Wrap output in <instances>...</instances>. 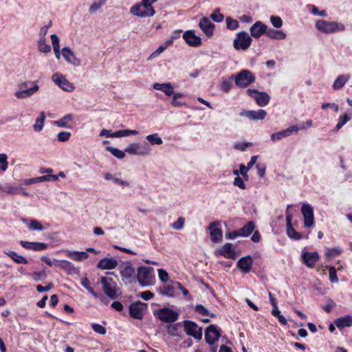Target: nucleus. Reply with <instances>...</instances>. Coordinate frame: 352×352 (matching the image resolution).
Wrapping results in <instances>:
<instances>
[{
    "instance_id": "13",
    "label": "nucleus",
    "mask_w": 352,
    "mask_h": 352,
    "mask_svg": "<svg viewBox=\"0 0 352 352\" xmlns=\"http://www.w3.org/2000/svg\"><path fill=\"white\" fill-rule=\"evenodd\" d=\"M130 12L139 17L153 16L155 14L153 8H144L142 2L133 6L130 9Z\"/></svg>"
},
{
    "instance_id": "45",
    "label": "nucleus",
    "mask_w": 352,
    "mask_h": 352,
    "mask_svg": "<svg viewBox=\"0 0 352 352\" xmlns=\"http://www.w3.org/2000/svg\"><path fill=\"white\" fill-rule=\"evenodd\" d=\"M107 151H109L113 156L117 157L118 159H123L125 157V151H121L117 148H114L112 146H107L106 148Z\"/></svg>"
},
{
    "instance_id": "31",
    "label": "nucleus",
    "mask_w": 352,
    "mask_h": 352,
    "mask_svg": "<svg viewBox=\"0 0 352 352\" xmlns=\"http://www.w3.org/2000/svg\"><path fill=\"white\" fill-rule=\"evenodd\" d=\"M66 255L76 261H82L89 257L87 252L66 250Z\"/></svg>"
},
{
    "instance_id": "42",
    "label": "nucleus",
    "mask_w": 352,
    "mask_h": 352,
    "mask_svg": "<svg viewBox=\"0 0 352 352\" xmlns=\"http://www.w3.org/2000/svg\"><path fill=\"white\" fill-rule=\"evenodd\" d=\"M107 2V0H97L94 1L89 7V12L91 14H95Z\"/></svg>"
},
{
    "instance_id": "64",
    "label": "nucleus",
    "mask_w": 352,
    "mask_h": 352,
    "mask_svg": "<svg viewBox=\"0 0 352 352\" xmlns=\"http://www.w3.org/2000/svg\"><path fill=\"white\" fill-rule=\"evenodd\" d=\"M53 49H60V40L58 36L56 34H53L50 36Z\"/></svg>"
},
{
    "instance_id": "17",
    "label": "nucleus",
    "mask_w": 352,
    "mask_h": 352,
    "mask_svg": "<svg viewBox=\"0 0 352 352\" xmlns=\"http://www.w3.org/2000/svg\"><path fill=\"white\" fill-rule=\"evenodd\" d=\"M300 128L296 126H291L285 130L280 131L278 132L272 133L270 136L271 140L275 142L280 140L284 138L289 137L292 135L293 133H297Z\"/></svg>"
},
{
    "instance_id": "38",
    "label": "nucleus",
    "mask_w": 352,
    "mask_h": 352,
    "mask_svg": "<svg viewBox=\"0 0 352 352\" xmlns=\"http://www.w3.org/2000/svg\"><path fill=\"white\" fill-rule=\"evenodd\" d=\"M254 230V223L252 221H249L243 228L239 229V234H241V236H248Z\"/></svg>"
},
{
    "instance_id": "49",
    "label": "nucleus",
    "mask_w": 352,
    "mask_h": 352,
    "mask_svg": "<svg viewBox=\"0 0 352 352\" xmlns=\"http://www.w3.org/2000/svg\"><path fill=\"white\" fill-rule=\"evenodd\" d=\"M8 156L5 153H0V170L6 171L8 169Z\"/></svg>"
},
{
    "instance_id": "55",
    "label": "nucleus",
    "mask_w": 352,
    "mask_h": 352,
    "mask_svg": "<svg viewBox=\"0 0 352 352\" xmlns=\"http://www.w3.org/2000/svg\"><path fill=\"white\" fill-rule=\"evenodd\" d=\"M351 119V116L347 114L344 115L343 116H340L338 123L337 124L336 129L339 130L341 129L349 120Z\"/></svg>"
},
{
    "instance_id": "47",
    "label": "nucleus",
    "mask_w": 352,
    "mask_h": 352,
    "mask_svg": "<svg viewBox=\"0 0 352 352\" xmlns=\"http://www.w3.org/2000/svg\"><path fill=\"white\" fill-rule=\"evenodd\" d=\"M226 28L228 30H236L239 27V23L238 21L233 19L230 16L226 17Z\"/></svg>"
},
{
    "instance_id": "44",
    "label": "nucleus",
    "mask_w": 352,
    "mask_h": 352,
    "mask_svg": "<svg viewBox=\"0 0 352 352\" xmlns=\"http://www.w3.org/2000/svg\"><path fill=\"white\" fill-rule=\"evenodd\" d=\"M46 38H39L38 41V50L43 53H49L51 52V46L45 43Z\"/></svg>"
},
{
    "instance_id": "54",
    "label": "nucleus",
    "mask_w": 352,
    "mask_h": 352,
    "mask_svg": "<svg viewBox=\"0 0 352 352\" xmlns=\"http://www.w3.org/2000/svg\"><path fill=\"white\" fill-rule=\"evenodd\" d=\"M329 280L331 283H338V278L337 276L336 269L335 267H330L329 269Z\"/></svg>"
},
{
    "instance_id": "12",
    "label": "nucleus",
    "mask_w": 352,
    "mask_h": 352,
    "mask_svg": "<svg viewBox=\"0 0 352 352\" xmlns=\"http://www.w3.org/2000/svg\"><path fill=\"white\" fill-rule=\"evenodd\" d=\"M154 314L164 322H173L178 318V314L173 309H157Z\"/></svg>"
},
{
    "instance_id": "9",
    "label": "nucleus",
    "mask_w": 352,
    "mask_h": 352,
    "mask_svg": "<svg viewBox=\"0 0 352 352\" xmlns=\"http://www.w3.org/2000/svg\"><path fill=\"white\" fill-rule=\"evenodd\" d=\"M184 331L188 336H192L197 340L202 339V329L196 323L190 320L184 322Z\"/></svg>"
},
{
    "instance_id": "52",
    "label": "nucleus",
    "mask_w": 352,
    "mask_h": 352,
    "mask_svg": "<svg viewBox=\"0 0 352 352\" xmlns=\"http://www.w3.org/2000/svg\"><path fill=\"white\" fill-rule=\"evenodd\" d=\"M184 223L185 219L181 217L171 225V227L175 230H179L184 228Z\"/></svg>"
},
{
    "instance_id": "60",
    "label": "nucleus",
    "mask_w": 352,
    "mask_h": 352,
    "mask_svg": "<svg viewBox=\"0 0 352 352\" xmlns=\"http://www.w3.org/2000/svg\"><path fill=\"white\" fill-rule=\"evenodd\" d=\"M58 179V176L54 175L48 174L47 175H43L38 177L37 180L40 181V182H48V181H56Z\"/></svg>"
},
{
    "instance_id": "4",
    "label": "nucleus",
    "mask_w": 352,
    "mask_h": 352,
    "mask_svg": "<svg viewBox=\"0 0 352 352\" xmlns=\"http://www.w3.org/2000/svg\"><path fill=\"white\" fill-rule=\"evenodd\" d=\"M100 283L102 285L103 291L107 296L112 299L116 298L119 296L117 284L112 278L105 276L102 277Z\"/></svg>"
},
{
    "instance_id": "16",
    "label": "nucleus",
    "mask_w": 352,
    "mask_h": 352,
    "mask_svg": "<svg viewBox=\"0 0 352 352\" xmlns=\"http://www.w3.org/2000/svg\"><path fill=\"white\" fill-rule=\"evenodd\" d=\"M292 205H288L286 210V226H287V233L289 237L294 239H300L302 237L300 233L297 232L292 225V214L289 211V208Z\"/></svg>"
},
{
    "instance_id": "34",
    "label": "nucleus",
    "mask_w": 352,
    "mask_h": 352,
    "mask_svg": "<svg viewBox=\"0 0 352 352\" xmlns=\"http://www.w3.org/2000/svg\"><path fill=\"white\" fill-rule=\"evenodd\" d=\"M266 35L270 38L283 40L286 38V34L280 30H275L272 28H267Z\"/></svg>"
},
{
    "instance_id": "1",
    "label": "nucleus",
    "mask_w": 352,
    "mask_h": 352,
    "mask_svg": "<svg viewBox=\"0 0 352 352\" xmlns=\"http://www.w3.org/2000/svg\"><path fill=\"white\" fill-rule=\"evenodd\" d=\"M316 28L323 34H332L344 31L345 26L343 23L337 21H329L320 19L316 21Z\"/></svg>"
},
{
    "instance_id": "23",
    "label": "nucleus",
    "mask_w": 352,
    "mask_h": 352,
    "mask_svg": "<svg viewBox=\"0 0 352 352\" xmlns=\"http://www.w3.org/2000/svg\"><path fill=\"white\" fill-rule=\"evenodd\" d=\"M217 252L224 256L226 258L231 259H235L236 257L235 248L233 245L230 243L224 244L220 250L217 251Z\"/></svg>"
},
{
    "instance_id": "33",
    "label": "nucleus",
    "mask_w": 352,
    "mask_h": 352,
    "mask_svg": "<svg viewBox=\"0 0 352 352\" xmlns=\"http://www.w3.org/2000/svg\"><path fill=\"white\" fill-rule=\"evenodd\" d=\"M153 88L156 90L163 91L166 96H172L174 94V89L170 82L166 83H155Z\"/></svg>"
},
{
    "instance_id": "48",
    "label": "nucleus",
    "mask_w": 352,
    "mask_h": 352,
    "mask_svg": "<svg viewBox=\"0 0 352 352\" xmlns=\"http://www.w3.org/2000/svg\"><path fill=\"white\" fill-rule=\"evenodd\" d=\"M158 292L160 294L167 296H173L174 294L173 287L169 285L160 287Z\"/></svg>"
},
{
    "instance_id": "39",
    "label": "nucleus",
    "mask_w": 352,
    "mask_h": 352,
    "mask_svg": "<svg viewBox=\"0 0 352 352\" xmlns=\"http://www.w3.org/2000/svg\"><path fill=\"white\" fill-rule=\"evenodd\" d=\"M63 270L67 274H69V275L77 274L79 272V269L78 268L74 267V265L71 262H69L68 261H66V260H65V261L64 263Z\"/></svg>"
},
{
    "instance_id": "50",
    "label": "nucleus",
    "mask_w": 352,
    "mask_h": 352,
    "mask_svg": "<svg viewBox=\"0 0 352 352\" xmlns=\"http://www.w3.org/2000/svg\"><path fill=\"white\" fill-rule=\"evenodd\" d=\"M179 324H170L167 327V332L169 335L174 337L179 336V332L178 330Z\"/></svg>"
},
{
    "instance_id": "63",
    "label": "nucleus",
    "mask_w": 352,
    "mask_h": 352,
    "mask_svg": "<svg viewBox=\"0 0 352 352\" xmlns=\"http://www.w3.org/2000/svg\"><path fill=\"white\" fill-rule=\"evenodd\" d=\"M158 275L160 279L163 283H166L168 280V274L167 272L163 269H159L158 270Z\"/></svg>"
},
{
    "instance_id": "6",
    "label": "nucleus",
    "mask_w": 352,
    "mask_h": 352,
    "mask_svg": "<svg viewBox=\"0 0 352 352\" xmlns=\"http://www.w3.org/2000/svg\"><path fill=\"white\" fill-rule=\"evenodd\" d=\"M124 151L131 155L145 156L151 153V148L147 144L131 143L126 146Z\"/></svg>"
},
{
    "instance_id": "62",
    "label": "nucleus",
    "mask_w": 352,
    "mask_h": 352,
    "mask_svg": "<svg viewBox=\"0 0 352 352\" xmlns=\"http://www.w3.org/2000/svg\"><path fill=\"white\" fill-rule=\"evenodd\" d=\"M233 184L241 189H245L246 186L243 179L240 177H236L234 179Z\"/></svg>"
},
{
    "instance_id": "57",
    "label": "nucleus",
    "mask_w": 352,
    "mask_h": 352,
    "mask_svg": "<svg viewBox=\"0 0 352 352\" xmlns=\"http://www.w3.org/2000/svg\"><path fill=\"white\" fill-rule=\"evenodd\" d=\"M210 18L215 22L219 23L223 20V15L220 13L219 10L217 9L211 15Z\"/></svg>"
},
{
    "instance_id": "32",
    "label": "nucleus",
    "mask_w": 352,
    "mask_h": 352,
    "mask_svg": "<svg viewBox=\"0 0 352 352\" xmlns=\"http://www.w3.org/2000/svg\"><path fill=\"white\" fill-rule=\"evenodd\" d=\"M104 179L107 181L111 180L114 184L121 186L122 188H126L130 186V182L126 180H123L121 178L117 177L116 175H113L109 173H107L104 175Z\"/></svg>"
},
{
    "instance_id": "5",
    "label": "nucleus",
    "mask_w": 352,
    "mask_h": 352,
    "mask_svg": "<svg viewBox=\"0 0 352 352\" xmlns=\"http://www.w3.org/2000/svg\"><path fill=\"white\" fill-rule=\"evenodd\" d=\"M120 274L126 284L132 283L136 280L135 270L131 262H126L120 266Z\"/></svg>"
},
{
    "instance_id": "36",
    "label": "nucleus",
    "mask_w": 352,
    "mask_h": 352,
    "mask_svg": "<svg viewBox=\"0 0 352 352\" xmlns=\"http://www.w3.org/2000/svg\"><path fill=\"white\" fill-rule=\"evenodd\" d=\"M350 77L351 76L347 74H343L338 76L333 82V88L335 90L341 89L345 85V83L350 79Z\"/></svg>"
},
{
    "instance_id": "3",
    "label": "nucleus",
    "mask_w": 352,
    "mask_h": 352,
    "mask_svg": "<svg viewBox=\"0 0 352 352\" xmlns=\"http://www.w3.org/2000/svg\"><path fill=\"white\" fill-rule=\"evenodd\" d=\"M234 80L237 87L245 88L253 83L256 78L250 70L242 69L234 76Z\"/></svg>"
},
{
    "instance_id": "24",
    "label": "nucleus",
    "mask_w": 352,
    "mask_h": 352,
    "mask_svg": "<svg viewBox=\"0 0 352 352\" xmlns=\"http://www.w3.org/2000/svg\"><path fill=\"white\" fill-rule=\"evenodd\" d=\"M21 245L28 250H32L34 251H42L46 250L48 247V245L45 243L41 242H29L25 241H20Z\"/></svg>"
},
{
    "instance_id": "27",
    "label": "nucleus",
    "mask_w": 352,
    "mask_h": 352,
    "mask_svg": "<svg viewBox=\"0 0 352 352\" xmlns=\"http://www.w3.org/2000/svg\"><path fill=\"white\" fill-rule=\"evenodd\" d=\"M199 27L201 30L208 36L213 34L214 25L206 17L202 18L199 21Z\"/></svg>"
},
{
    "instance_id": "25",
    "label": "nucleus",
    "mask_w": 352,
    "mask_h": 352,
    "mask_svg": "<svg viewBox=\"0 0 352 352\" xmlns=\"http://www.w3.org/2000/svg\"><path fill=\"white\" fill-rule=\"evenodd\" d=\"M218 223L216 221L212 222L208 229L210 230V239L213 243H218L222 239V232L219 228H216Z\"/></svg>"
},
{
    "instance_id": "58",
    "label": "nucleus",
    "mask_w": 352,
    "mask_h": 352,
    "mask_svg": "<svg viewBox=\"0 0 352 352\" xmlns=\"http://www.w3.org/2000/svg\"><path fill=\"white\" fill-rule=\"evenodd\" d=\"M342 253V250L338 248H328L325 252V256L327 257H333L339 255Z\"/></svg>"
},
{
    "instance_id": "61",
    "label": "nucleus",
    "mask_w": 352,
    "mask_h": 352,
    "mask_svg": "<svg viewBox=\"0 0 352 352\" xmlns=\"http://www.w3.org/2000/svg\"><path fill=\"white\" fill-rule=\"evenodd\" d=\"M92 329L95 332L99 334L104 335L106 333L105 327L100 324H93Z\"/></svg>"
},
{
    "instance_id": "28",
    "label": "nucleus",
    "mask_w": 352,
    "mask_h": 352,
    "mask_svg": "<svg viewBox=\"0 0 352 352\" xmlns=\"http://www.w3.org/2000/svg\"><path fill=\"white\" fill-rule=\"evenodd\" d=\"M62 54L66 61L74 65H79L80 60L74 56V52L68 47L62 49Z\"/></svg>"
},
{
    "instance_id": "56",
    "label": "nucleus",
    "mask_w": 352,
    "mask_h": 352,
    "mask_svg": "<svg viewBox=\"0 0 352 352\" xmlns=\"http://www.w3.org/2000/svg\"><path fill=\"white\" fill-rule=\"evenodd\" d=\"M129 315L135 319H142L143 317L142 309H129Z\"/></svg>"
},
{
    "instance_id": "14",
    "label": "nucleus",
    "mask_w": 352,
    "mask_h": 352,
    "mask_svg": "<svg viewBox=\"0 0 352 352\" xmlns=\"http://www.w3.org/2000/svg\"><path fill=\"white\" fill-rule=\"evenodd\" d=\"M301 212L304 218V226L309 228L314 225V209L309 204H304L301 208Z\"/></svg>"
},
{
    "instance_id": "26",
    "label": "nucleus",
    "mask_w": 352,
    "mask_h": 352,
    "mask_svg": "<svg viewBox=\"0 0 352 352\" xmlns=\"http://www.w3.org/2000/svg\"><path fill=\"white\" fill-rule=\"evenodd\" d=\"M118 264V261L113 258H104L98 261L97 267L101 270H113Z\"/></svg>"
},
{
    "instance_id": "20",
    "label": "nucleus",
    "mask_w": 352,
    "mask_h": 352,
    "mask_svg": "<svg viewBox=\"0 0 352 352\" xmlns=\"http://www.w3.org/2000/svg\"><path fill=\"white\" fill-rule=\"evenodd\" d=\"M267 26L258 21L254 23L250 28L251 36L254 38H259L263 34H266Z\"/></svg>"
},
{
    "instance_id": "8",
    "label": "nucleus",
    "mask_w": 352,
    "mask_h": 352,
    "mask_svg": "<svg viewBox=\"0 0 352 352\" xmlns=\"http://www.w3.org/2000/svg\"><path fill=\"white\" fill-rule=\"evenodd\" d=\"M247 94L253 98L259 107L266 106L270 100V97L266 92H261L254 89H248Z\"/></svg>"
},
{
    "instance_id": "29",
    "label": "nucleus",
    "mask_w": 352,
    "mask_h": 352,
    "mask_svg": "<svg viewBox=\"0 0 352 352\" xmlns=\"http://www.w3.org/2000/svg\"><path fill=\"white\" fill-rule=\"evenodd\" d=\"M74 117L72 114H67L60 119L53 122L54 125L60 128L71 129Z\"/></svg>"
},
{
    "instance_id": "19",
    "label": "nucleus",
    "mask_w": 352,
    "mask_h": 352,
    "mask_svg": "<svg viewBox=\"0 0 352 352\" xmlns=\"http://www.w3.org/2000/svg\"><path fill=\"white\" fill-rule=\"evenodd\" d=\"M302 261L309 267H314L316 261L319 259V254L317 252H309L303 251L302 256Z\"/></svg>"
},
{
    "instance_id": "11",
    "label": "nucleus",
    "mask_w": 352,
    "mask_h": 352,
    "mask_svg": "<svg viewBox=\"0 0 352 352\" xmlns=\"http://www.w3.org/2000/svg\"><path fill=\"white\" fill-rule=\"evenodd\" d=\"M26 86V82L19 84V89L14 93V96L19 99H24L33 96L39 89V86L36 84L28 89H25Z\"/></svg>"
},
{
    "instance_id": "46",
    "label": "nucleus",
    "mask_w": 352,
    "mask_h": 352,
    "mask_svg": "<svg viewBox=\"0 0 352 352\" xmlns=\"http://www.w3.org/2000/svg\"><path fill=\"white\" fill-rule=\"evenodd\" d=\"M233 78H234L231 76L228 79H223L221 85V90L224 92H228L232 87Z\"/></svg>"
},
{
    "instance_id": "40",
    "label": "nucleus",
    "mask_w": 352,
    "mask_h": 352,
    "mask_svg": "<svg viewBox=\"0 0 352 352\" xmlns=\"http://www.w3.org/2000/svg\"><path fill=\"white\" fill-rule=\"evenodd\" d=\"M27 223L28 228L30 230H39L42 231L44 230L43 225L37 220L32 219L30 221H24Z\"/></svg>"
},
{
    "instance_id": "30",
    "label": "nucleus",
    "mask_w": 352,
    "mask_h": 352,
    "mask_svg": "<svg viewBox=\"0 0 352 352\" xmlns=\"http://www.w3.org/2000/svg\"><path fill=\"white\" fill-rule=\"evenodd\" d=\"M334 324L339 329H342L345 327L352 326V316L346 315L343 317L338 318L334 320Z\"/></svg>"
},
{
    "instance_id": "15",
    "label": "nucleus",
    "mask_w": 352,
    "mask_h": 352,
    "mask_svg": "<svg viewBox=\"0 0 352 352\" xmlns=\"http://www.w3.org/2000/svg\"><path fill=\"white\" fill-rule=\"evenodd\" d=\"M221 336L220 331L217 329V327L211 324L206 329L205 332V340L206 342L210 345L214 344Z\"/></svg>"
},
{
    "instance_id": "37",
    "label": "nucleus",
    "mask_w": 352,
    "mask_h": 352,
    "mask_svg": "<svg viewBox=\"0 0 352 352\" xmlns=\"http://www.w3.org/2000/svg\"><path fill=\"white\" fill-rule=\"evenodd\" d=\"M139 133V132L136 130L131 129H124L117 131L112 134L110 135V137L112 138H121L129 135H136Z\"/></svg>"
},
{
    "instance_id": "22",
    "label": "nucleus",
    "mask_w": 352,
    "mask_h": 352,
    "mask_svg": "<svg viewBox=\"0 0 352 352\" xmlns=\"http://www.w3.org/2000/svg\"><path fill=\"white\" fill-rule=\"evenodd\" d=\"M253 259L250 256L241 258L237 262V267L245 274L248 273L252 266Z\"/></svg>"
},
{
    "instance_id": "43",
    "label": "nucleus",
    "mask_w": 352,
    "mask_h": 352,
    "mask_svg": "<svg viewBox=\"0 0 352 352\" xmlns=\"http://www.w3.org/2000/svg\"><path fill=\"white\" fill-rule=\"evenodd\" d=\"M45 120V115L44 112L40 113V117L36 120V123L33 125V128L36 131H42Z\"/></svg>"
},
{
    "instance_id": "59",
    "label": "nucleus",
    "mask_w": 352,
    "mask_h": 352,
    "mask_svg": "<svg viewBox=\"0 0 352 352\" xmlns=\"http://www.w3.org/2000/svg\"><path fill=\"white\" fill-rule=\"evenodd\" d=\"M71 135L72 134L70 132L61 131L58 133L57 138L60 142H66L70 138Z\"/></svg>"
},
{
    "instance_id": "41",
    "label": "nucleus",
    "mask_w": 352,
    "mask_h": 352,
    "mask_svg": "<svg viewBox=\"0 0 352 352\" xmlns=\"http://www.w3.org/2000/svg\"><path fill=\"white\" fill-rule=\"evenodd\" d=\"M146 139L152 145H161L163 143L162 139L157 133L148 135Z\"/></svg>"
},
{
    "instance_id": "7",
    "label": "nucleus",
    "mask_w": 352,
    "mask_h": 352,
    "mask_svg": "<svg viewBox=\"0 0 352 352\" xmlns=\"http://www.w3.org/2000/svg\"><path fill=\"white\" fill-rule=\"evenodd\" d=\"M252 41L250 36L246 32L241 31L237 34L236 38L234 40L233 46L237 50H245L250 46Z\"/></svg>"
},
{
    "instance_id": "18",
    "label": "nucleus",
    "mask_w": 352,
    "mask_h": 352,
    "mask_svg": "<svg viewBox=\"0 0 352 352\" xmlns=\"http://www.w3.org/2000/svg\"><path fill=\"white\" fill-rule=\"evenodd\" d=\"M266 115L267 113L263 109L243 111L239 113L240 116L246 117L252 120H262Z\"/></svg>"
},
{
    "instance_id": "53",
    "label": "nucleus",
    "mask_w": 352,
    "mask_h": 352,
    "mask_svg": "<svg viewBox=\"0 0 352 352\" xmlns=\"http://www.w3.org/2000/svg\"><path fill=\"white\" fill-rule=\"evenodd\" d=\"M270 22L276 28H280L283 26V21L280 17L277 16H271Z\"/></svg>"
},
{
    "instance_id": "35",
    "label": "nucleus",
    "mask_w": 352,
    "mask_h": 352,
    "mask_svg": "<svg viewBox=\"0 0 352 352\" xmlns=\"http://www.w3.org/2000/svg\"><path fill=\"white\" fill-rule=\"evenodd\" d=\"M3 252L18 264H27L28 263V260L24 256L18 254V253L14 251L6 250H4Z\"/></svg>"
},
{
    "instance_id": "51",
    "label": "nucleus",
    "mask_w": 352,
    "mask_h": 352,
    "mask_svg": "<svg viewBox=\"0 0 352 352\" xmlns=\"http://www.w3.org/2000/svg\"><path fill=\"white\" fill-rule=\"evenodd\" d=\"M272 314L278 319V321L283 325L287 324V319L281 314L279 309H272Z\"/></svg>"
},
{
    "instance_id": "21",
    "label": "nucleus",
    "mask_w": 352,
    "mask_h": 352,
    "mask_svg": "<svg viewBox=\"0 0 352 352\" xmlns=\"http://www.w3.org/2000/svg\"><path fill=\"white\" fill-rule=\"evenodd\" d=\"M183 38L192 47H198L201 43V38L196 36L192 30H187L183 34Z\"/></svg>"
},
{
    "instance_id": "2",
    "label": "nucleus",
    "mask_w": 352,
    "mask_h": 352,
    "mask_svg": "<svg viewBox=\"0 0 352 352\" xmlns=\"http://www.w3.org/2000/svg\"><path fill=\"white\" fill-rule=\"evenodd\" d=\"M153 268L144 266L139 267L137 270L136 279L143 287L152 285L154 276L152 274Z\"/></svg>"
},
{
    "instance_id": "10",
    "label": "nucleus",
    "mask_w": 352,
    "mask_h": 352,
    "mask_svg": "<svg viewBox=\"0 0 352 352\" xmlns=\"http://www.w3.org/2000/svg\"><path fill=\"white\" fill-rule=\"evenodd\" d=\"M52 80L60 89L65 91L72 92L75 89L73 84L69 82L65 76L60 73H56L53 74L52 76Z\"/></svg>"
}]
</instances>
